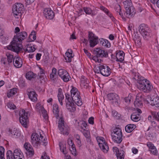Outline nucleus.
<instances>
[{"mask_svg":"<svg viewBox=\"0 0 159 159\" xmlns=\"http://www.w3.org/2000/svg\"><path fill=\"white\" fill-rule=\"evenodd\" d=\"M117 9H118L119 11L118 12L119 15L121 17L122 19L124 20L125 19V18L123 17V13L121 12V8L120 6V5H118L116 7Z\"/></svg>","mask_w":159,"mask_h":159,"instance_id":"09e8293b","label":"nucleus"},{"mask_svg":"<svg viewBox=\"0 0 159 159\" xmlns=\"http://www.w3.org/2000/svg\"><path fill=\"white\" fill-rule=\"evenodd\" d=\"M6 56L7 57V61H8V63H10V64H11L12 61V60L13 61V59L14 58L13 55L11 53L8 52L6 53Z\"/></svg>","mask_w":159,"mask_h":159,"instance_id":"a19ab883","label":"nucleus"},{"mask_svg":"<svg viewBox=\"0 0 159 159\" xmlns=\"http://www.w3.org/2000/svg\"><path fill=\"white\" fill-rule=\"evenodd\" d=\"M139 31L144 39H147L150 37V30L145 24H142L139 26Z\"/></svg>","mask_w":159,"mask_h":159,"instance_id":"1a4fd4ad","label":"nucleus"},{"mask_svg":"<svg viewBox=\"0 0 159 159\" xmlns=\"http://www.w3.org/2000/svg\"><path fill=\"white\" fill-rule=\"evenodd\" d=\"M17 89L16 88H14L12 89H11L9 93H7V97L8 98H10L11 96L15 95L17 93Z\"/></svg>","mask_w":159,"mask_h":159,"instance_id":"37998d69","label":"nucleus"},{"mask_svg":"<svg viewBox=\"0 0 159 159\" xmlns=\"http://www.w3.org/2000/svg\"><path fill=\"white\" fill-rule=\"evenodd\" d=\"M81 84L84 86V87L85 88L87 89L89 87V84H88V80H81Z\"/></svg>","mask_w":159,"mask_h":159,"instance_id":"3c124183","label":"nucleus"},{"mask_svg":"<svg viewBox=\"0 0 159 159\" xmlns=\"http://www.w3.org/2000/svg\"><path fill=\"white\" fill-rule=\"evenodd\" d=\"M58 106L57 104H54L53 106V112L55 116L57 118L59 117V112Z\"/></svg>","mask_w":159,"mask_h":159,"instance_id":"f704fd0d","label":"nucleus"},{"mask_svg":"<svg viewBox=\"0 0 159 159\" xmlns=\"http://www.w3.org/2000/svg\"><path fill=\"white\" fill-rule=\"evenodd\" d=\"M40 136L39 135L36 133H33L31 135V143L32 145L36 148L38 147L39 139Z\"/></svg>","mask_w":159,"mask_h":159,"instance_id":"f3484780","label":"nucleus"},{"mask_svg":"<svg viewBox=\"0 0 159 159\" xmlns=\"http://www.w3.org/2000/svg\"><path fill=\"white\" fill-rule=\"evenodd\" d=\"M19 114V120L21 124L25 127L27 128L29 121L28 117V112H25V110L23 109L20 111Z\"/></svg>","mask_w":159,"mask_h":159,"instance_id":"0eeeda50","label":"nucleus"},{"mask_svg":"<svg viewBox=\"0 0 159 159\" xmlns=\"http://www.w3.org/2000/svg\"><path fill=\"white\" fill-rule=\"evenodd\" d=\"M37 76V75L35 74H34L32 71H29L27 72L26 75V78L30 80L32 78H34Z\"/></svg>","mask_w":159,"mask_h":159,"instance_id":"ea45409f","label":"nucleus"},{"mask_svg":"<svg viewBox=\"0 0 159 159\" xmlns=\"http://www.w3.org/2000/svg\"><path fill=\"white\" fill-rule=\"evenodd\" d=\"M135 44L138 46H140L141 44V39L138 35L135 34L134 39Z\"/></svg>","mask_w":159,"mask_h":159,"instance_id":"58836bf2","label":"nucleus"},{"mask_svg":"<svg viewBox=\"0 0 159 159\" xmlns=\"http://www.w3.org/2000/svg\"><path fill=\"white\" fill-rule=\"evenodd\" d=\"M23 154L21 151L17 149H15L12 154L11 150H8L7 153V159H22Z\"/></svg>","mask_w":159,"mask_h":159,"instance_id":"6e6552de","label":"nucleus"},{"mask_svg":"<svg viewBox=\"0 0 159 159\" xmlns=\"http://www.w3.org/2000/svg\"><path fill=\"white\" fill-rule=\"evenodd\" d=\"M40 70V73H39V75H44V70L42 69V68L40 67H39Z\"/></svg>","mask_w":159,"mask_h":159,"instance_id":"338daca9","label":"nucleus"},{"mask_svg":"<svg viewBox=\"0 0 159 159\" xmlns=\"http://www.w3.org/2000/svg\"><path fill=\"white\" fill-rule=\"evenodd\" d=\"M66 95V103H68V102H71V99L70 98V95L69 93H66L65 94Z\"/></svg>","mask_w":159,"mask_h":159,"instance_id":"864d4df0","label":"nucleus"},{"mask_svg":"<svg viewBox=\"0 0 159 159\" xmlns=\"http://www.w3.org/2000/svg\"><path fill=\"white\" fill-rule=\"evenodd\" d=\"M24 10V6L20 3H17L13 5L12 8V13L16 18H18L21 16Z\"/></svg>","mask_w":159,"mask_h":159,"instance_id":"423d86ee","label":"nucleus"},{"mask_svg":"<svg viewBox=\"0 0 159 159\" xmlns=\"http://www.w3.org/2000/svg\"><path fill=\"white\" fill-rule=\"evenodd\" d=\"M153 119H152V116H149L148 117V120L152 122L154 119L157 121H159V112H157L155 111H152L151 112Z\"/></svg>","mask_w":159,"mask_h":159,"instance_id":"b1692460","label":"nucleus"},{"mask_svg":"<svg viewBox=\"0 0 159 159\" xmlns=\"http://www.w3.org/2000/svg\"><path fill=\"white\" fill-rule=\"evenodd\" d=\"M28 48H30V50L29 51V52H33L35 50V48L34 47L32 46L29 47Z\"/></svg>","mask_w":159,"mask_h":159,"instance_id":"e2e57ef3","label":"nucleus"},{"mask_svg":"<svg viewBox=\"0 0 159 159\" xmlns=\"http://www.w3.org/2000/svg\"><path fill=\"white\" fill-rule=\"evenodd\" d=\"M148 102L152 105L155 106L159 109V98L156 96L152 99L150 100V102Z\"/></svg>","mask_w":159,"mask_h":159,"instance_id":"a878e982","label":"nucleus"},{"mask_svg":"<svg viewBox=\"0 0 159 159\" xmlns=\"http://www.w3.org/2000/svg\"><path fill=\"white\" fill-rule=\"evenodd\" d=\"M9 134H11L13 137H15L16 136L18 137L20 136V133L19 131L17 129H14L13 130L9 129Z\"/></svg>","mask_w":159,"mask_h":159,"instance_id":"c9c22d12","label":"nucleus"},{"mask_svg":"<svg viewBox=\"0 0 159 159\" xmlns=\"http://www.w3.org/2000/svg\"><path fill=\"white\" fill-rule=\"evenodd\" d=\"M124 7L126 10L125 15L129 18L134 16L136 13L134 8L132 6L131 0H126L123 2Z\"/></svg>","mask_w":159,"mask_h":159,"instance_id":"f03ea898","label":"nucleus"},{"mask_svg":"<svg viewBox=\"0 0 159 159\" xmlns=\"http://www.w3.org/2000/svg\"><path fill=\"white\" fill-rule=\"evenodd\" d=\"M136 127L134 124H129L127 125L125 127V130L128 133H130L133 131Z\"/></svg>","mask_w":159,"mask_h":159,"instance_id":"473e14b6","label":"nucleus"},{"mask_svg":"<svg viewBox=\"0 0 159 159\" xmlns=\"http://www.w3.org/2000/svg\"><path fill=\"white\" fill-rule=\"evenodd\" d=\"M150 151L151 153L153 155H157V151L156 148H155L154 149H153V150H150Z\"/></svg>","mask_w":159,"mask_h":159,"instance_id":"052dcab7","label":"nucleus"},{"mask_svg":"<svg viewBox=\"0 0 159 159\" xmlns=\"http://www.w3.org/2000/svg\"><path fill=\"white\" fill-rule=\"evenodd\" d=\"M1 62L7 67H9L10 66V63H8V61H7V58H2L1 60Z\"/></svg>","mask_w":159,"mask_h":159,"instance_id":"a18cd8bd","label":"nucleus"},{"mask_svg":"<svg viewBox=\"0 0 159 159\" xmlns=\"http://www.w3.org/2000/svg\"><path fill=\"white\" fill-rule=\"evenodd\" d=\"M24 147L27 151L26 154L30 157H32L34 154V151L30 144L29 143L26 142L25 143Z\"/></svg>","mask_w":159,"mask_h":159,"instance_id":"6ab92c4d","label":"nucleus"},{"mask_svg":"<svg viewBox=\"0 0 159 159\" xmlns=\"http://www.w3.org/2000/svg\"><path fill=\"white\" fill-rule=\"evenodd\" d=\"M136 112L133 113L131 116V119L133 121L137 122L139 120L140 117H139L140 113H142V111L138 108H136Z\"/></svg>","mask_w":159,"mask_h":159,"instance_id":"412c9836","label":"nucleus"},{"mask_svg":"<svg viewBox=\"0 0 159 159\" xmlns=\"http://www.w3.org/2000/svg\"><path fill=\"white\" fill-rule=\"evenodd\" d=\"M13 62L14 66L16 68H20L22 66V61L20 58L15 57Z\"/></svg>","mask_w":159,"mask_h":159,"instance_id":"4be33fe9","label":"nucleus"},{"mask_svg":"<svg viewBox=\"0 0 159 159\" xmlns=\"http://www.w3.org/2000/svg\"><path fill=\"white\" fill-rule=\"evenodd\" d=\"M57 73V69L55 68H53L52 70V72L50 75V77L51 79H53L55 76V75Z\"/></svg>","mask_w":159,"mask_h":159,"instance_id":"de8ad7c7","label":"nucleus"},{"mask_svg":"<svg viewBox=\"0 0 159 159\" xmlns=\"http://www.w3.org/2000/svg\"><path fill=\"white\" fill-rule=\"evenodd\" d=\"M57 73L59 76L64 82H67L71 79L68 72L64 69H59L58 70Z\"/></svg>","mask_w":159,"mask_h":159,"instance_id":"f8f14e48","label":"nucleus"},{"mask_svg":"<svg viewBox=\"0 0 159 159\" xmlns=\"http://www.w3.org/2000/svg\"><path fill=\"white\" fill-rule=\"evenodd\" d=\"M100 69H101V74L105 76H109L111 73V69L106 65H100Z\"/></svg>","mask_w":159,"mask_h":159,"instance_id":"2eb2a0df","label":"nucleus"},{"mask_svg":"<svg viewBox=\"0 0 159 159\" xmlns=\"http://www.w3.org/2000/svg\"><path fill=\"white\" fill-rule=\"evenodd\" d=\"M83 9L84 11L87 14L91 15L92 16H94L96 14L94 11L89 7H84Z\"/></svg>","mask_w":159,"mask_h":159,"instance_id":"e433bc0d","label":"nucleus"},{"mask_svg":"<svg viewBox=\"0 0 159 159\" xmlns=\"http://www.w3.org/2000/svg\"><path fill=\"white\" fill-rule=\"evenodd\" d=\"M72 51L71 50H70L69 51L66 52V57H65V59L66 62H70L71 61V59L73 57Z\"/></svg>","mask_w":159,"mask_h":159,"instance_id":"c756f323","label":"nucleus"},{"mask_svg":"<svg viewBox=\"0 0 159 159\" xmlns=\"http://www.w3.org/2000/svg\"><path fill=\"white\" fill-rule=\"evenodd\" d=\"M40 159H50V158L49 157L44 155V156H42Z\"/></svg>","mask_w":159,"mask_h":159,"instance_id":"774afa93","label":"nucleus"},{"mask_svg":"<svg viewBox=\"0 0 159 159\" xmlns=\"http://www.w3.org/2000/svg\"><path fill=\"white\" fill-rule=\"evenodd\" d=\"M7 106L10 109H14L16 108V106L12 103H8Z\"/></svg>","mask_w":159,"mask_h":159,"instance_id":"603ef678","label":"nucleus"},{"mask_svg":"<svg viewBox=\"0 0 159 159\" xmlns=\"http://www.w3.org/2000/svg\"><path fill=\"white\" fill-rule=\"evenodd\" d=\"M112 115L116 119H118L120 117V116H118V113L116 111H112Z\"/></svg>","mask_w":159,"mask_h":159,"instance_id":"4d7b16f0","label":"nucleus"},{"mask_svg":"<svg viewBox=\"0 0 159 159\" xmlns=\"http://www.w3.org/2000/svg\"><path fill=\"white\" fill-rule=\"evenodd\" d=\"M71 96L73 101L78 106H81L82 102L80 95V93L75 88L73 87L70 91Z\"/></svg>","mask_w":159,"mask_h":159,"instance_id":"20e7f679","label":"nucleus"},{"mask_svg":"<svg viewBox=\"0 0 159 159\" xmlns=\"http://www.w3.org/2000/svg\"><path fill=\"white\" fill-rule=\"evenodd\" d=\"M83 134L86 138H88L90 137V133L88 131H86L85 129H84L83 132Z\"/></svg>","mask_w":159,"mask_h":159,"instance_id":"5fc2aeb1","label":"nucleus"},{"mask_svg":"<svg viewBox=\"0 0 159 159\" xmlns=\"http://www.w3.org/2000/svg\"><path fill=\"white\" fill-rule=\"evenodd\" d=\"M138 88L141 91L145 93H149L153 89L152 86L146 80L140 79L138 82Z\"/></svg>","mask_w":159,"mask_h":159,"instance_id":"7ed1b4c3","label":"nucleus"},{"mask_svg":"<svg viewBox=\"0 0 159 159\" xmlns=\"http://www.w3.org/2000/svg\"><path fill=\"white\" fill-rule=\"evenodd\" d=\"M27 34L25 31L21 32L14 36L11 44L7 47L8 50L18 53L21 50L23 46L21 43L22 41L27 37Z\"/></svg>","mask_w":159,"mask_h":159,"instance_id":"f257e3e1","label":"nucleus"},{"mask_svg":"<svg viewBox=\"0 0 159 159\" xmlns=\"http://www.w3.org/2000/svg\"><path fill=\"white\" fill-rule=\"evenodd\" d=\"M41 56V54L40 53H38L36 55V59L38 61L40 59V57Z\"/></svg>","mask_w":159,"mask_h":159,"instance_id":"69168bd1","label":"nucleus"},{"mask_svg":"<svg viewBox=\"0 0 159 159\" xmlns=\"http://www.w3.org/2000/svg\"><path fill=\"white\" fill-rule=\"evenodd\" d=\"M59 146L60 148V149L61 151L64 154L67 153V152L66 150V145L65 143L64 144L63 143L60 142L59 144Z\"/></svg>","mask_w":159,"mask_h":159,"instance_id":"79ce46f5","label":"nucleus"},{"mask_svg":"<svg viewBox=\"0 0 159 159\" xmlns=\"http://www.w3.org/2000/svg\"><path fill=\"white\" fill-rule=\"evenodd\" d=\"M58 124V127L61 134L64 135H68L69 134V127L66 124H64L63 118H60Z\"/></svg>","mask_w":159,"mask_h":159,"instance_id":"9d476101","label":"nucleus"},{"mask_svg":"<svg viewBox=\"0 0 159 159\" xmlns=\"http://www.w3.org/2000/svg\"><path fill=\"white\" fill-rule=\"evenodd\" d=\"M98 142L100 148L104 152H107L109 150V147L105 139L102 137L97 138Z\"/></svg>","mask_w":159,"mask_h":159,"instance_id":"9b49d317","label":"nucleus"},{"mask_svg":"<svg viewBox=\"0 0 159 159\" xmlns=\"http://www.w3.org/2000/svg\"><path fill=\"white\" fill-rule=\"evenodd\" d=\"M100 44L102 46L109 48L111 46L110 43L107 40L101 38L99 39Z\"/></svg>","mask_w":159,"mask_h":159,"instance_id":"2f4dec72","label":"nucleus"},{"mask_svg":"<svg viewBox=\"0 0 159 159\" xmlns=\"http://www.w3.org/2000/svg\"><path fill=\"white\" fill-rule=\"evenodd\" d=\"M107 97L109 100L111 101V102L113 104L118 105L119 102V97L116 94L111 93H109L107 95Z\"/></svg>","mask_w":159,"mask_h":159,"instance_id":"4468645a","label":"nucleus"},{"mask_svg":"<svg viewBox=\"0 0 159 159\" xmlns=\"http://www.w3.org/2000/svg\"><path fill=\"white\" fill-rule=\"evenodd\" d=\"M88 38L91 47H94L98 42V37L91 32H89Z\"/></svg>","mask_w":159,"mask_h":159,"instance_id":"ddd939ff","label":"nucleus"},{"mask_svg":"<svg viewBox=\"0 0 159 159\" xmlns=\"http://www.w3.org/2000/svg\"><path fill=\"white\" fill-rule=\"evenodd\" d=\"M28 95L29 98L32 101L34 102L37 100V99L36 97L37 95L34 91H33L29 92Z\"/></svg>","mask_w":159,"mask_h":159,"instance_id":"7c9ffc66","label":"nucleus"},{"mask_svg":"<svg viewBox=\"0 0 159 159\" xmlns=\"http://www.w3.org/2000/svg\"><path fill=\"white\" fill-rule=\"evenodd\" d=\"M45 75H39V74L38 75V78L39 79H40L42 80H43L44 79V77H45Z\"/></svg>","mask_w":159,"mask_h":159,"instance_id":"0e129e2a","label":"nucleus"},{"mask_svg":"<svg viewBox=\"0 0 159 159\" xmlns=\"http://www.w3.org/2000/svg\"><path fill=\"white\" fill-rule=\"evenodd\" d=\"M98 57H94L93 58V59L94 60H95L96 62H101L102 60L100 59H98Z\"/></svg>","mask_w":159,"mask_h":159,"instance_id":"680f3d73","label":"nucleus"},{"mask_svg":"<svg viewBox=\"0 0 159 159\" xmlns=\"http://www.w3.org/2000/svg\"><path fill=\"white\" fill-rule=\"evenodd\" d=\"M67 143L68 145L70 146V150L71 152H73L75 154L76 152V149L75 148V145L72 142V140L70 139H68Z\"/></svg>","mask_w":159,"mask_h":159,"instance_id":"cd10ccee","label":"nucleus"},{"mask_svg":"<svg viewBox=\"0 0 159 159\" xmlns=\"http://www.w3.org/2000/svg\"><path fill=\"white\" fill-rule=\"evenodd\" d=\"M38 143V146H40V145H42L43 146H45L48 143L47 139V138H44L43 136H42L40 134Z\"/></svg>","mask_w":159,"mask_h":159,"instance_id":"c85d7f7f","label":"nucleus"},{"mask_svg":"<svg viewBox=\"0 0 159 159\" xmlns=\"http://www.w3.org/2000/svg\"><path fill=\"white\" fill-rule=\"evenodd\" d=\"M147 146L149 148L150 150H153L156 148L154 145L151 142H148L147 143Z\"/></svg>","mask_w":159,"mask_h":159,"instance_id":"8fccbe9b","label":"nucleus"},{"mask_svg":"<svg viewBox=\"0 0 159 159\" xmlns=\"http://www.w3.org/2000/svg\"><path fill=\"white\" fill-rule=\"evenodd\" d=\"M66 106L68 111L71 112H73L75 111V105L72 102H69L66 103Z\"/></svg>","mask_w":159,"mask_h":159,"instance_id":"393cba45","label":"nucleus"},{"mask_svg":"<svg viewBox=\"0 0 159 159\" xmlns=\"http://www.w3.org/2000/svg\"><path fill=\"white\" fill-rule=\"evenodd\" d=\"M100 8L102 10L105 12L108 16H109L113 21L114 20V18L107 8L102 6L100 7Z\"/></svg>","mask_w":159,"mask_h":159,"instance_id":"72a5a7b5","label":"nucleus"},{"mask_svg":"<svg viewBox=\"0 0 159 159\" xmlns=\"http://www.w3.org/2000/svg\"><path fill=\"white\" fill-rule=\"evenodd\" d=\"M125 54L122 51H120L117 52L116 55V61L120 62L122 61L124 59Z\"/></svg>","mask_w":159,"mask_h":159,"instance_id":"bb28decb","label":"nucleus"},{"mask_svg":"<svg viewBox=\"0 0 159 159\" xmlns=\"http://www.w3.org/2000/svg\"><path fill=\"white\" fill-rule=\"evenodd\" d=\"M143 96L141 94H137L136 98L134 102V106L136 107H141L143 106L142 100L145 101L146 100L143 98Z\"/></svg>","mask_w":159,"mask_h":159,"instance_id":"dca6fc26","label":"nucleus"},{"mask_svg":"<svg viewBox=\"0 0 159 159\" xmlns=\"http://www.w3.org/2000/svg\"><path fill=\"white\" fill-rule=\"evenodd\" d=\"M111 136L113 140L116 143H120L122 140V131L121 129L118 127H116L113 129L111 132Z\"/></svg>","mask_w":159,"mask_h":159,"instance_id":"39448f33","label":"nucleus"},{"mask_svg":"<svg viewBox=\"0 0 159 159\" xmlns=\"http://www.w3.org/2000/svg\"><path fill=\"white\" fill-rule=\"evenodd\" d=\"M4 149L2 147H0V159H5L4 157Z\"/></svg>","mask_w":159,"mask_h":159,"instance_id":"49530a36","label":"nucleus"},{"mask_svg":"<svg viewBox=\"0 0 159 159\" xmlns=\"http://www.w3.org/2000/svg\"><path fill=\"white\" fill-rule=\"evenodd\" d=\"M94 118L93 117H90L88 120V122L89 124L93 125L94 124Z\"/></svg>","mask_w":159,"mask_h":159,"instance_id":"bf43d9fd","label":"nucleus"},{"mask_svg":"<svg viewBox=\"0 0 159 159\" xmlns=\"http://www.w3.org/2000/svg\"><path fill=\"white\" fill-rule=\"evenodd\" d=\"M101 64L99 65L98 66V69L95 68L94 70V71L95 73H101V69H100V66Z\"/></svg>","mask_w":159,"mask_h":159,"instance_id":"13d9d810","label":"nucleus"},{"mask_svg":"<svg viewBox=\"0 0 159 159\" xmlns=\"http://www.w3.org/2000/svg\"><path fill=\"white\" fill-rule=\"evenodd\" d=\"M131 95H129L128 97H125L124 99L125 102L128 104L130 103L131 101Z\"/></svg>","mask_w":159,"mask_h":159,"instance_id":"6e6d98bb","label":"nucleus"},{"mask_svg":"<svg viewBox=\"0 0 159 159\" xmlns=\"http://www.w3.org/2000/svg\"><path fill=\"white\" fill-rule=\"evenodd\" d=\"M94 52L97 57H107L108 56V54L107 51L100 48H96L94 50Z\"/></svg>","mask_w":159,"mask_h":159,"instance_id":"a211bd4d","label":"nucleus"},{"mask_svg":"<svg viewBox=\"0 0 159 159\" xmlns=\"http://www.w3.org/2000/svg\"><path fill=\"white\" fill-rule=\"evenodd\" d=\"M113 151L116 153V155L117 157V159L119 157H123L124 156V152L123 150H119L118 148L116 147H113Z\"/></svg>","mask_w":159,"mask_h":159,"instance_id":"5701e85b","label":"nucleus"},{"mask_svg":"<svg viewBox=\"0 0 159 159\" xmlns=\"http://www.w3.org/2000/svg\"><path fill=\"white\" fill-rule=\"evenodd\" d=\"M44 15L47 19H52L54 16V13L50 9L48 8L45 9L43 11Z\"/></svg>","mask_w":159,"mask_h":159,"instance_id":"aec40b11","label":"nucleus"},{"mask_svg":"<svg viewBox=\"0 0 159 159\" xmlns=\"http://www.w3.org/2000/svg\"><path fill=\"white\" fill-rule=\"evenodd\" d=\"M58 100H63L64 98V96L62 94V89L59 88L58 89Z\"/></svg>","mask_w":159,"mask_h":159,"instance_id":"c03bdc74","label":"nucleus"},{"mask_svg":"<svg viewBox=\"0 0 159 159\" xmlns=\"http://www.w3.org/2000/svg\"><path fill=\"white\" fill-rule=\"evenodd\" d=\"M36 38V36L35 34V32L33 31L29 36L28 42H31L35 40Z\"/></svg>","mask_w":159,"mask_h":159,"instance_id":"4c0bfd02","label":"nucleus"}]
</instances>
